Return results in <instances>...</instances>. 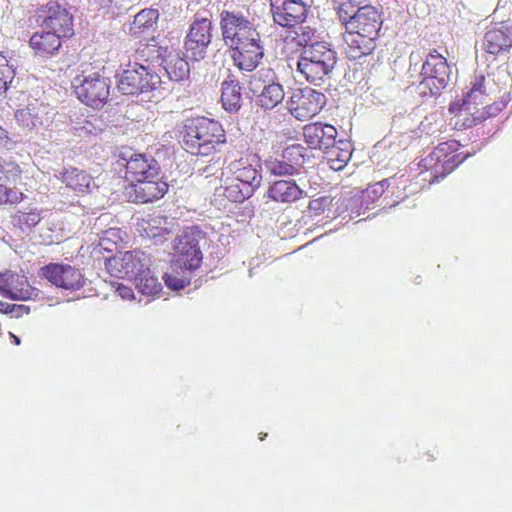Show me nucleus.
Wrapping results in <instances>:
<instances>
[{"instance_id": "1", "label": "nucleus", "mask_w": 512, "mask_h": 512, "mask_svg": "<svg viewBox=\"0 0 512 512\" xmlns=\"http://www.w3.org/2000/svg\"><path fill=\"white\" fill-rule=\"evenodd\" d=\"M382 23L381 13L376 7L365 4L360 9L343 33L345 53L349 59L357 60L373 52Z\"/></svg>"}, {"instance_id": "2", "label": "nucleus", "mask_w": 512, "mask_h": 512, "mask_svg": "<svg viewBox=\"0 0 512 512\" xmlns=\"http://www.w3.org/2000/svg\"><path fill=\"white\" fill-rule=\"evenodd\" d=\"M226 142L222 124L214 119L195 117L188 119L184 125L183 143L191 154L213 155L220 152Z\"/></svg>"}, {"instance_id": "3", "label": "nucleus", "mask_w": 512, "mask_h": 512, "mask_svg": "<svg viewBox=\"0 0 512 512\" xmlns=\"http://www.w3.org/2000/svg\"><path fill=\"white\" fill-rule=\"evenodd\" d=\"M336 59L332 48L324 42H316L301 53L297 61V71L306 81L317 85L332 71Z\"/></svg>"}, {"instance_id": "4", "label": "nucleus", "mask_w": 512, "mask_h": 512, "mask_svg": "<svg viewBox=\"0 0 512 512\" xmlns=\"http://www.w3.org/2000/svg\"><path fill=\"white\" fill-rule=\"evenodd\" d=\"M458 147L457 141L443 142L424 157L420 161L419 167L422 169V174L428 175L423 179L433 183L451 173L462 162L460 155L456 154Z\"/></svg>"}, {"instance_id": "5", "label": "nucleus", "mask_w": 512, "mask_h": 512, "mask_svg": "<svg viewBox=\"0 0 512 512\" xmlns=\"http://www.w3.org/2000/svg\"><path fill=\"white\" fill-rule=\"evenodd\" d=\"M450 73L447 59L435 49L430 51L422 65L420 73L422 79L418 85L419 94L423 97L439 95L447 87Z\"/></svg>"}, {"instance_id": "6", "label": "nucleus", "mask_w": 512, "mask_h": 512, "mask_svg": "<svg viewBox=\"0 0 512 512\" xmlns=\"http://www.w3.org/2000/svg\"><path fill=\"white\" fill-rule=\"evenodd\" d=\"M73 87L77 98L93 108L102 107L110 95L109 79L93 68L83 69L74 78Z\"/></svg>"}, {"instance_id": "7", "label": "nucleus", "mask_w": 512, "mask_h": 512, "mask_svg": "<svg viewBox=\"0 0 512 512\" xmlns=\"http://www.w3.org/2000/svg\"><path fill=\"white\" fill-rule=\"evenodd\" d=\"M159 75L148 65L129 62L117 76V88L124 95H138L157 89Z\"/></svg>"}, {"instance_id": "8", "label": "nucleus", "mask_w": 512, "mask_h": 512, "mask_svg": "<svg viewBox=\"0 0 512 512\" xmlns=\"http://www.w3.org/2000/svg\"><path fill=\"white\" fill-rule=\"evenodd\" d=\"M480 82L475 81L461 96L449 103L450 121L457 130H465L476 126L480 120Z\"/></svg>"}, {"instance_id": "9", "label": "nucleus", "mask_w": 512, "mask_h": 512, "mask_svg": "<svg viewBox=\"0 0 512 512\" xmlns=\"http://www.w3.org/2000/svg\"><path fill=\"white\" fill-rule=\"evenodd\" d=\"M326 101V96L320 91L310 87L298 88L292 91L286 108L295 119L305 121L317 115Z\"/></svg>"}, {"instance_id": "10", "label": "nucleus", "mask_w": 512, "mask_h": 512, "mask_svg": "<svg viewBox=\"0 0 512 512\" xmlns=\"http://www.w3.org/2000/svg\"><path fill=\"white\" fill-rule=\"evenodd\" d=\"M223 40L230 47L258 37L255 25L239 11L223 10L220 14Z\"/></svg>"}, {"instance_id": "11", "label": "nucleus", "mask_w": 512, "mask_h": 512, "mask_svg": "<svg viewBox=\"0 0 512 512\" xmlns=\"http://www.w3.org/2000/svg\"><path fill=\"white\" fill-rule=\"evenodd\" d=\"M212 21L208 17L196 15L184 40L186 57L199 61L206 55L212 40Z\"/></svg>"}, {"instance_id": "12", "label": "nucleus", "mask_w": 512, "mask_h": 512, "mask_svg": "<svg viewBox=\"0 0 512 512\" xmlns=\"http://www.w3.org/2000/svg\"><path fill=\"white\" fill-rule=\"evenodd\" d=\"M147 266H150V258L140 250L118 252L105 261L107 272L117 278L136 277Z\"/></svg>"}, {"instance_id": "13", "label": "nucleus", "mask_w": 512, "mask_h": 512, "mask_svg": "<svg viewBox=\"0 0 512 512\" xmlns=\"http://www.w3.org/2000/svg\"><path fill=\"white\" fill-rule=\"evenodd\" d=\"M23 170L15 161L0 157V205H16L23 201L24 193L16 187L22 182Z\"/></svg>"}, {"instance_id": "14", "label": "nucleus", "mask_w": 512, "mask_h": 512, "mask_svg": "<svg viewBox=\"0 0 512 512\" xmlns=\"http://www.w3.org/2000/svg\"><path fill=\"white\" fill-rule=\"evenodd\" d=\"M39 275L51 284L66 290H78L84 284L81 271L68 264L50 263L41 267Z\"/></svg>"}, {"instance_id": "15", "label": "nucleus", "mask_w": 512, "mask_h": 512, "mask_svg": "<svg viewBox=\"0 0 512 512\" xmlns=\"http://www.w3.org/2000/svg\"><path fill=\"white\" fill-rule=\"evenodd\" d=\"M226 169L233 176L234 181L244 183L254 191L261 184L262 166L260 159L254 155L241 156L239 159L231 161Z\"/></svg>"}, {"instance_id": "16", "label": "nucleus", "mask_w": 512, "mask_h": 512, "mask_svg": "<svg viewBox=\"0 0 512 512\" xmlns=\"http://www.w3.org/2000/svg\"><path fill=\"white\" fill-rule=\"evenodd\" d=\"M273 20L282 27H295L305 21L308 8L303 0H271Z\"/></svg>"}, {"instance_id": "17", "label": "nucleus", "mask_w": 512, "mask_h": 512, "mask_svg": "<svg viewBox=\"0 0 512 512\" xmlns=\"http://www.w3.org/2000/svg\"><path fill=\"white\" fill-rule=\"evenodd\" d=\"M168 189V183L159 175L153 179L129 184L126 187V193L129 199L135 203H149L163 198Z\"/></svg>"}, {"instance_id": "18", "label": "nucleus", "mask_w": 512, "mask_h": 512, "mask_svg": "<svg viewBox=\"0 0 512 512\" xmlns=\"http://www.w3.org/2000/svg\"><path fill=\"white\" fill-rule=\"evenodd\" d=\"M234 64L247 72L253 71L264 56V49L261 45L260 34L252 40L242 41L231 47Z\"/></svg>"}, {"instance_id": "19", "label": "nucleus", "mask_w": 512, "mask_h": 512, "mask_svg": "<svg viewBox=\"0 0 512 512\" xmlns=\"http://www.w3.org/2000/svg\"><path fill=\"white\" fill-rule=\"evenodd\" d=\"M337 136L335 126L321 121L311 122L303 127V139L310 149L327 151L335 145Z\"/></svg>"}, {"instance_id": "20", "label": "nucleus", "mask_w": 512, "mask_h": 512, "mask_svg": "<svg viewBox=\"0 0 512 512\" xmlns=\"http://www.w3.org/2000/svg\"><path fill=\"white\" fill-rule=\"evenodd\" d=\"M161 174L159 163L145 154H133L125 166V179L129 184L140 180L153 179Z\"/></svg>"}, {"instance_id": "21", "label": "nucleus", "mask_w": 512, "mask_h": 512, "mask_svg": "<svg viewBox=\"0 0 512 512\" xmlns=\"http://www.w3.org/2000/svg\"><path fill=\"white\" fill-rule=\"evenodd\" d=\"M0 294L12 300H29L37 295L25 275L6 271L0 273Z\"/></svg>"}, {"instance_id": "22", "label": "nucleus", "mask_w": 512, "mask_h": 512, "mask_svg": "<svg viewBox=\"0 0 512 512\" xmlns=\"http://www.w3.org/2000/svg\"><path fill=\"white\" fill-rule=\"evenodd\" d=\"M249 88L254 94L261 90L257 94V103L266 110L275 108L284 99L282 85L275 81L265 83L260 73H256L251 77Z\"/></svg>"}, {"instance_id": "23", "label": "nucleus", "mask_w": 512, "mask_h": 512, "mask_svg": "<svg viewBox=\"0 0 512 512\" xmlns=\"http://www.w3.org/2000/svg\"><path fill=\"white\" fill-rule=\"evenodd\" d=\"M44 11L47 16L43 20L45 28L50 29L58 37H69L73 34V17L69 11L55 1L48 2Z\"/></svg>"}, {"instance_id": "24", "label": "nucleus", "mask_w": 512, "mask_h": 512, "mask_svg": "<svg viewBox=\"0 0 512 512\" xmlns=\"http://www.w3.org/2000/svg\"><path fill=\"white\" fill-rule=\"evenodd\" d=\"M202 259V252L198 241L194 237L185 235L179 239L177 258L173 262L176 268H181L191 273L201 266Z\"/></svg>"}, {"instance_id": "25", "label": "nucleus", "mask_w": 512, "mask_h": 512, "mask_svg": "<svg viewBox=\"0 0 512 512\" xmlns=\"http://www.w3.org/2000/svg\"><path fill=\"white\" fill-rule=\"evenodd\" d=\"M484 46L488 53L498 54L512 46V24L499 22L491 26L484 36Z\"/></svg>"}, {"instance_id": "26", "label": "nucleus", "mask_w": 512, "mask_h": 512, "mask_svg": "<svg viewBox=\"0 0 512 512\" xmlns=\"http://www.w3.org/2000/svg\"><path fill=\"white\" fill-rule=\"evenodd\" d=\"M305 192L293 180H277L270 184L266 196L273 202L291 204L300 200Z\"/></svg>"}, {"instance_id": "27", "label": "nucleus", "mask_w": 512, "mask_h": 512, "mask_svg": "<svg viewBox=\"0 0 512 512\" xmlns=\"http://www.w3.org/2000/svg\"><path fill=\"white\" fill-rule=\"evenodd\" d=\"M59 179L78 195L89 193L94 180L86 170L77 167L64 168Z\"/></svg>"}, {"instance_id": "28", "label": "nucleus", "mask_w": 512, "mask_h": 512, "mask_svg": "<svg viewBox=\"0 0 512 512\" xmlns=\"http://www.w3.org/2000/svg\"><path fill=\"white\" fill-rule=\"evenodd\" d=\"M29 45L36 56L41 58H50L58 52L62 43L58 34L50 31L35 32L30 40Z\"/></svg>"}, {"instance_id": "29", "label": "nucleus", "mask_w": 512, "mask_h": 512, "mask_svg": "<svg viewBox=\"0 0 512 512\" xmlns=\"http://www.w3.org/2000/svg\"><path fill=\"white\" fill-rule=\"evenodd\" d=\"M294 154L301 156L299 147H287L282 154V158L269 159L266 161V168L268 172L275 176H293L297 173V168L294 163L290 161V157Z\"/></svg>"}, {"instance_id": "30", "label": "nucleus", "mask_w": 512, "mask_h": 512, "mask_svg": "<svg viewBox=\"0 0 512 512\" xmlns=\"http://www.w3.org/2000/svg\"><path fill=\"white\" fill-rule=\"evenodd\" d=\"M167 217L159 213L149 214L137 223L138 231L148 238H156L169 233Z\"/></svg>"}, {"instance_id": "31", "label": "nucleus", "mask_w": 512, "mask_h": 512, "mask_svg": "<svg viewBox=\"0 0 512 512\" xmlns=\"http://www.w3.org/2000/svg\"><path fill=\"white\" fill-rule=\"evenodd\" d=\"M221 102L226 111L237 112L241 108L242 93L238 80L229 77L222 82Z\"/></svg>"}, {"instance_id": "32", "label": "nucleus", "mask_w": 512, "mask_h": 512, "mask_svg": "<svg viewBox=\"0 0 512 512\" xmlns=\"http://www.w3.org/2000/svg\"><path fill=\"white\" fill-rule=\"evenodd\" d=\"M159 18V12L157 9L146 8L137 13L134 17L133 22L130 25V34L134 37H140L144 33L152 30L157 23Z\"/></svg>"}, {"instance_id": "33", "label": "nucleus", "mask_w": 512, "mask_h": 512, "mask_svg": "<svg viewBox=\"0 0 512 512\" xmlns=\"http://www.w3.org/2000/svg\"><path fill=\"white\" fill-rule=\"evenodd\" d=\"M135 286L138 291L146 296H157L162 291V284L152 274L150 267H144L135 277Z\"/></svg>"}, {"instance_id": "34", "label": "nucleus", "mask_w": 512, "mask_h": 512, "mask_svg": "<svg viewBox=\"0 0 512 512\" xmlns=\"http://www.w3.org/2000/svg\"><path fill=\"white\" fill-rule=\"evenodd\" d=\"M186 58L179 53L168 55L165 60V70L171 80L182 81L188 78L190 66Z\"/></svg>"}, {"instance_id": "35", "label": "nucleus", "mask_w": 512, "mask_h": 512, "mask_svg": "<svg viewBox=\"0 0 512 512\" xmlns=\"http://www.w3.org/2000/svg\"><path fill=\"white\" fill-rule=\"evenodd\" d=\"M124 235L125 233L120 228H109L102 232L98 241V246L100 249L107 252L118 251L123 244Z\"/></svg>"}, {"instance_id": "36", "label": "nucleus", "mask_w": 512, "mask_h": 512, "mask_svg": "<svg viewBox=\"0 0 512 512\" xmlns=\"http://www.w3.org/2000/svg\"><path fill=\"white\" fill-rule=\"evenodd\" d=\"M363 6V1L361 0H339L335 9L344 28L356 17Z\"/></svg>"}, {"instance_id": "37", "label": "nucleus", "mask_w": 512, "mask_h": 512, "mask_svg": "<svg viewBox=\"0 0 512 512\" xmlns=\"http://www.w3.org/2000/svg\"><path fill=\"white\" fill-rule=\"evenodd\" d=\"M12 221L21 230H30L41 221V213L37 208L18 210L12 216Z\"/></svg>"}, {"instance_id": "38", "label": "nucleus", "mask_w": 512, "mask_h": 512, "mask_svg": "<svg viewBox=\"0 0 512 512\" xmlns=\"http://www.w3.org/2000/svg\"><path fill=\"white\" fill-rule=\"evenodd\" d=\"M190 274L191 273L185 271L184 269L176 268L175 264L172 263L171 271L166 273L163 279L167 287L173 290H180L190 284Z\"/></svg>"}, {"instance_id": "39", "label": "nucleus", "mask_w": 512, "mask_h": 512, "mask_svg": "<svg viewBox=\"0 0 512 512\" xmlns=\"http://www.w3.org/2000/svg\"><path fill=\"white\" fill-rule=\"evenodd\" d=\"M254 190L244 183L234 181L224 188V196L232 202H243L248 199Z\"/></svg>"}, {"instance_id": "40", "label": "nucleus", "mask_w": 512, "mask_h": 512, "mask_svg": "<svg viewBox=\"0 0 512 512\" xmlns=\"http://www.w3.org/2000/svg\"><path fill=\"white\" fill-rule=\"evenodd\" d=\"M325 152L327 154V161L330 168L335 171L342 170L351 157L349 150L336 147L335 145Z\"/></svg>"}, {"instance_id": "41", "label": "nucleus", "mask_w": 512, "mask_h": 512, "mask_svg": "<svg viewBox=\"0 0 512 512\" xmlns=\"http://www.w3.org/2000/svg\"><path fill=\"white\" fill-rule=\"evenodd\" d=\"M15 77V69L7 57L0 52V97L6 94L9 85Z\"/></svg>"}, {"instance_id": "42", "label": "nucleus", "mask_w": 512, "mask_h": 512, "mask_svg": "<svg viewBox=\"0 0 512 512\" xmlns=\"http://www.w3.org/2000/svg\"><path fill=\"white\" fill-rule=\"evenodd\" d=\"M17 120L21 122V124L28 128H36L42 125V121L38 115V111L36 107H26L16 113Z\"/></svg>"}, {"instance_id": "43", "label": "nucleus", "mask_w": 512, "mask_h": 512, "mask_svg": "<svg viewBox=\"0 0 512 512\" xmlns=\"http://www.w3.org/2000/svg\"><path fill=\"white\" fill-rule=\"evenodd\" d=\"M292 40L296 42L297 46L306 49L309 43L313 40L315 31L309 26H301L293 32Z\"/></svg>"}, {"instance_id": "44", "label": "nucleus", "mask_w": 512, "mask_h": 512, "mask_svg": "<svg viewBox=\"0 0 512 512\" xmlns=\"http://www.w3.org/2000/svg\"><path fill=\"white\" fill-rule=\"evenodd\" d=\"M332 200L329 196H321L313 199L308 204V212L310 215L319 216L331 205Z\"/></svg>"}, {"instance_id": "45", "label": "nucleus", "mask_w": 512, "mask_h": 512, "mask_svg": "<svg viewBox=\"0 0 512 512\" xmlns=\"http://www.w3.org/2000/svg\"><path fill=\"white\" fill-rule=\"evenodd\" d=\"M18 141L15 135L0 125V149L13 150L16 148Z\"/></svg>"}, {"instance_id": "46", "label": "nucleus", "mask_w": 512, "mask_h": 512, "mask_svg": "<svg viewBox=\"0 0 512 512\" xmlns=\"http://www.w3.org/2000/svg\"><path fill=\"white\" fill-rule=\"evenodd\" d=\"M116 292L123 300L134 299V291L130 286L124 285L122 283H117Z\"/></svg>"}, {"instance_id": "47", "label": "nucleus", "mask_w": 512, "mask_h": 512, "mask_svg": "<svg viewBox=\"0 0 512 512\" xmlns=\"http://www.w3.org/2000/svg\"><path fill=\"white\" fill-rule=\"evenodd\" d=\"M11 310H12L11 314H14L16 317H21L24 314H28L30 312V308L28 306L22 305V304L21 305L12 304Z\"/></svg>"}, {"instance_id": "48", "label": "nucleus", "mask_w": 512, "mask_h": 512, "mask_svg": "<svg viewBox=\"0 0 512 512\" xmlns=\"http://www.w3.org/2000/svg\"><path fill=\"white\" fill-rule=\"evenodd\" d=\"M11 305L12 304L0 301V313H3V314H10V313H12Z\"/></svg>"}, {"instance_id": "49", "label": "nucleus", "mask_w": 512, "mask_h": 512, "mask_svg": "<svg viewBox=\"0 0 512 512\" xmlns=\"http://www.w3.org/2000/svg\"><path fill=\"white\" fill-rule=\"evenodd\" d=\"M149 46L148 45H145V48L144 49H137V53L141 56V57H144V52H145V49H148Z\"/></svg>"}, {"instance_id": "50", "label": "nucleus", "mask_w": 512, "mask_h": 512, "mask_svg": "<svg viewBox=\"0 0 512 512\" xmlns=\"http://www.w3.org/2000/svg\"><path fill=\"white\" fill-rule=\"evenodd\" d=\"M266 436H267V434H266V433H260V434H259V439H260V440H264Z\"/></svg>"}, {"instance_id": "51", "label": "nucleus", "mask_w": 512, "mask_h": 512, "mask_svg": "<svg viewBox=\"0 0 512 512\" xmlns=\"http://www.w3.org/2000/svg\"><path fill=\"white\" fill-rule=\"evenodd\" d=\"M13 337H14V341L16 342V344H19V343H20L19 338H18V337H16V336H13Z\"/></svg>"}]
</instances>
